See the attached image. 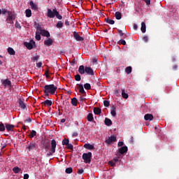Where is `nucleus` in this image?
<instances>
[{"label":"nucleus","instance_id":"obj_1","mask_svg":"<svg viewBox=\"0 0 179 179\" xmlns=\"http://www.w3.org/2000/svg\"><path fill=\"white\" fill-rule=\"evenodd\" d=\"M47 16L48 17H50V19H54L55 17H57L59 20L62 19V15H59V12L57 10V8H53L52 10L51 8H48Z\"/></svg>","mask_w":179,"mask_h":179},{"label":"nucleus","instance_id":"obj_2","mask_svg":"<svg viewBox=\"0 0 179 179\" xmlns=\"http://www.w3.org/2000/svg\"><path fill=\"white\" fill-rule=\"evenodd\" d=\"M43 92L46 96H49V94H55V92H57V86L54 84L46 85L44 87Z\"/></svg>","mask_w":179,"mask_h":179},{"label":"nucleus","instance_id":"obj_3","mask_svg":"<svg viewBox=\"0 0 179 179\" xmlns=\"http://www.w3.org/2000/svg\"><path fill=\"white\" fill-rule=\"evenodd\" d=\"M83 159L85 163H90L92 162V152L84 153L83 155Z\"/></svg>","mask_w":179,"mask_h":179},{"label":"nucleus","instance_id":"obj_4","mask_svg":"<svg viewBox=\"0 0 179 179\" xmlns=\"http://www.w3.org/2000/svg\"><path fill=\"white\" fill-rule=\"evenodd\" d=\"M24 45L28 50H31L34 47H36V42L33 40L30 41L29 43L25 42Z\"/></svg>","mask_w":179,"mask_h":179},{"label":"nucleus","instance_id":"obj_5","mask_svg":"<svg viewBox=\"0 0 179 179\" xmlns=\"http://www.w3.org/2000/svg\"><path fill=\"white\" fill-rule=\"evenodd\" d=\"M55 148H57V141H55V140H52L50 152V155H52V153H55Z\"/></svg>","mask_w":179,"mask_h":179},{"label":"nucleus","instance_id":"obj_6","mask_svg":"<svg viewBox=\"0 0 179 179\" xmlns=\"http://www.w3.org/2000/svg\"><path fill=\"white\" fill-rule=\"evenodd\" d=\"M117 141V137L115 136H110L107 140H106V143L108 145H111L113 142H115Z\"/></svg>","mask_w":179,"mask_h":179},{"label":"nucleus","instance_id":"obj_7","mask_svg":"<svg viewBox=\"0 0 179 179\" xmlns=\"http://www.w3.org/2000/svg\"><path fill=\"white\" fill-rule=\"evenodd\" d=\"M13 14L11 12H8V17L6 19L7 23H13Z\"/></svg>","mask_w":179,"mask_h":179},{"label":"nucleus","instance_id":"obj_8","mask_svg":"<svg viewBox=\"0 0 179 179\" xmlns=\"http://www.w3.org/2000/svg\"><path fill=\"white\" fill-rule=\"evenodd\" d=\"M1 83L6 87H9V86L11 85L10 80H9V79L2 80Z\"/></svg>","mask_w":179,"mask_h":179},{"label":"nucleus","instance_id":"obj_9","mask_svg":"<svg viewBox=\"0 0 179 179\" xmlns=\"http://www.w3.org/2000/svg\"><path fill=\"white\" fill-rule=\"evenodd\" d=\"M85 73L87 75H94V71H93V69L91 67H85Z\"/></svg>","mask_w":179,"mask_h":179},{"label":"nucleus","instance_id":"obj_10","mask_svg":"<svg viewBox=\"0 0 179 179\" xmlns=\"http://www.w3.org/2000/svg\"><path fill=\"white\" fill-rule=\"evenodd\" d=\"M78 89L79 90V92L81 93V94H84L85 96L86 92L85 91V88H83V85L79 84Z\"/></svg>","mask_w":179,"mask_h":179},{"label":"nucleus","instance_id":"obj_11","mask_svg":"<svg viewBox=\"0 0 179 179\" xmlns=\"http://www.w3.org/2000/svg\"><path fill=\"white\" fill-rule=\"evenodd\" d=\"M52 43H54V41H52L50 38L44 41L45 45H47L48 47L52 45Z\"/></svg>","mask_w":179,"mask_h":179},{"label":"nucleus","instance_id":"obj_12","mask_svg":"<svg viewBox=\"0 0 179 179\" xmlns=\"http://www.w3.org/2000/svg\"><path fill=\"white\" fill-rule=\"evenodd\" d=\"M13 128H15V125L6 124V129L8 132H12L13 131Z\"/></svg>","mask_w":179,"mask_h":179},{"label":"nucleus","instance_id":"obj_13","mask_svg":"<svg viewBox=\"0 0 179 179\" xmlns=\"http://www.w3.org/2000/svg\"><path fill=\"white\" fill-rule=\"evenodd\" d=\"M119 152L121 155H124V153H127L128 152V147L123 146L120 148Z\"/></svg>","mask_w":179,"mask_h":179},{"label":"nucleus","instance_id":"obj_14","mask_svg":"<svg viewBox=\"0 0 179 179\" xmlns=\"http://www.w3.org/2000/svg\"><path fill=\"white\" fill-rule=\"evenodd\" d=\"M29 5L32 10H38V7L37 6V5H36V3H34V2L30 1Z\"/></svg>","mask_w":179,"mask_h":179},{"label":"nucleus","instance_id":"obj_15","mask_svg":"<svg viewBox=\"0 0 179 179\" xmlns=\"http://www.w3.org/2000/svg\"><path fill=\"white\" fill-rule=\"evenodd\" d=\"M144 119L145 120V121H152L153 120V115L146 114L144 116Z\"/></svg>","mask_w":179,"mask_h":179},{"label":"nucleus","instance_id":"obj_16","mask_svg":"<svg viewBox=\"0 0 179 179\" xmlns=\"http://www.w3.org/2000/svg\"><path fill=\"white\" fill-rule=\"evenodd\" d=\"M27 149L29 150H33L36 149V143L34 142L30 143L27 146Z\"/></svg>","mask_w":179,"mask_h":179},{"label":"nucleus","instance_id":"obj_17","mask_svg":"<svg viewBox=\"0 0 179 179\" xmlns=\"http://www.w3.org/2000/svg\"><path fill=\"white\" fill-rule=\"evenodd\" d=\"M84 148L85 149H87L88 150H93L94 149V145L89 143H86L84 145Z\"/></svg>","mask_w":179,"mask_h":179},{"label":"nucleus","instance_id":"obj_18","mask_svg":"<svg viewBox=\"0 0 179 179\" xmlns=\"http://www.w3.org/2000/svg\"><path fill=\"white\" fill-rule=\"evenodd\" d=\"M41 36H43V37H50V32H48V31L45 30H41L40 31Z\"/></svg>","mask_w":179,"mask_h":179},{"label":"nucleus","instance_id":"obj_19","mask_svg":"<svg viewBox=\"0 0 179 179\" xmlns=\"http://www.w3.org/2000/svg\"><path fill=\"white\" fill-rule=\"evenodd\" d=\"M78 72L79 73H80V75H85V68L84 66H80L79 69H78Z\"/></svg>","mask_w":179,"mask_h":179},{"label":"nucleus","instance_id":"obj_20","mask_svg":"<svg viewBox=\"0 0 179 179\" xmlns=\"http://www.w3.org/2000/svg\"><path fill=\"white\" fill-rule=\"evenodd\" d=\"M110 114L112 117H115V115H117V110L115 108V106H112Z\"/></svg>","mask_w":179,"mask_h":179},{"label":"nucleus","instance_id":"obj_21","mask_svg":"<svg viewBox=\"0 0 179 179\" xmlns=\"http://www.w3.org/2000/svg\"><path fill=\"white\" fill-rule=\"evenodd\" d=\"M43 104L47 107H51L52 106V101L47 99L43 102Z\"/></svg>","mask_w":179,"mask_h":179},{"label":"nucleus","instance_id":"obj_22","mask_svg":"<svg viewBox=\"0 0 179 179\" xmlns=\"http://www.w3.org/2000/svg\"><path fill=\"white\" fill-rule=\"evenodd\" d=\"M87 120L90 122H92V121H93V120H94V117H93V113H89L87 116Z\"/></svg>","mask_w":179,"mask_h":179},{"label":"nucleus","instance_id":"obj_23","mask_svg":"<svg viewBox=\"0 0 179 179\" xmlns=\"http://www.w3.org/2000/svg\"><path fill=\"white\" fill-rule=\"evenodd\" d=\"M94 113L96 115L101 114V109L100 108H94Z\"/></svg>","mask_w":179,"mask_h":179},{"label":"nucleus","instance_id":"obj_24","mask_svg":"<svg viewBox=\"0 0 179 179\" xmlns=\"http://www.w3.org/2000/svg\"><path fill=\"white\" fill-rule=\"evenodd\" d=\"M19 106L20 108H22V110H24V108H26V104H24V102H23L22 99L19 100Z\"/></svg>","mask_w":179,"mask_h":179},{"label":"nucleus","instance_id":"obj_25","mask_svg":"<svg viewBox=\"0 0 179 179\" xmlns=\"http://www.w3.org/2000/svg\"><path fill=\"white\" fill-rule=\"evenodd\" d=\"M74 38L77 41H82L83 40V38H82L80 36H79L78 34L74 33L73 34Z\"/></svg>","mask_w":179,"mask_h":179},{"label":"nucleus","instance_id":"obj_26","mask_svg":"<svg viewBox=\"0 0 179 179\" xmlns=\"http://www.w3.org/2000/svg\"><path fill=\"white\" fill-rule=\"evenodd\" d=\"M141 30L142 33H146V24L145 22L141 23Z\"/></svg>","mask_w":179,"mask_h":179},{"label":"nucleus","instance_id":"obj_27","mask_svg":"<svg viewBox=\"0 0 179 179\" xmlns=\"http://www.w3.org/2000/svg\"><path fill=\"white\" fill-rule=\"evenodd\" d=\"M105 124L107 125V127H110V125L113 124V122L111 121V120H110L108 118H106L105 119Z\"/></svg>","mask_w":179,"mask_h":179},{"label":"nucleus","instance_id":"obj_28","mask_svg":"<svg viewBox=\"0 0 179 179\" xmlns=\"http://www.w3.org/2000/svg\"><path fill=\"white\" fill-rule=\"evenodd\" d=\"M115 16L117 20H121V18L122 17V15L118 11L115 13Z\"/></svg>","mask_w":179,"mask_h":179},{"label":"nucleus","instance_id":"obj_29","mask_svg":"<svg viewBox=\"0 0 179 179\" xmlns=\"http://www.w3.org/2000/svg\"><path fill=\"white\" fill-rule=\"evenodd\" d=\"M41 33L40 31H37L36 32V40H37L38 41H40V40H41Z\"/></svg>","mask_w":179,"mask_h":179},{"label":"nucleus","instance_id":"obj_30","mask_svg":"<svg viewBox=\"0 0 179 179\" xmlns=\"http://www.w3.org/2000/svg\"><path fill=\"white\" fill-rule=\"evenodd\" d=\"M26 16L27 17H31V10L30 9H27L25 10Z\"/></svg>","mask_w":179,"mask_h":179},{"label":"nucleus","instance_id":"obj_31","mask_svg":"<svg viewBox=\"0 0 179 179\" xmlns=\"http://www.w3.org/2000/svg\"><path fill=\"white\" fill-rule=\"evenodd\" d=\"M8 52L10 54V55H15V50H13L12 48H8Z\"/></svg>","mask_w":179,"mask_h":179},{"label":"nucleus","instance_id":"obj_32","mask_svg":"<svg viewBox=\"0 0 179 179\" xmlns=\"http://www.w3.org/2000/svg\"><path fill=\"white\" fill-rule=\"evenodd\" d=\"M71 104L76 107L78 106V99H76V98H73L71 99Z\"/></svg>","mask_w":179,"mask_h":179},{"label":"nucleus","instance_id":"obj_33","mask_svg":"<svg viewBox=\"0 0 179 179\" xmlns=\"http://www.w3.org/2000/svg\"><path fill=\"white\" fill-rule=\"evenodd\" d=\"M122 96L123 99H128V94L125 92V90H122Z\"/></svg>","mask_w":179,"mask_h":179},{"label":"nucleus","instance_id":"obj_34","mask_svg":"<svg viewBox=\"0 0 179 179\" xmlns=\"http://www.w3.org/2000/svg\"><path fill=\"white\" fill-rule=\"evenodd\" d=\"M125 72H126V73H127V75H129V73H131V72H132V67H131V66L127 67L125 69Z\"/></svg>","mask_w":179,"mask_h":179},{"label":"nucleus","instance_id":"obj_35","mask_svg":"<svg viewBox=\"0 0 179 179\" xmlns=\"http://www.w3.org/2000/svg\"><path fill=\"white\" fill-rule=\"evenodd\" d=\"M84 87L85 90H90V89H92V86L90 85V83H85L84 85Z\"/></svg>","mask_w":179,"mask_h":179},{"label":"nucleus","instance_id":"obj_36","mask_svg":"<svg viewBox=\"0 0 179 179\" xmlns=\"http://www.w3.org/2000/svg\"><path fill=\"white\" fill-rule=\"evenodd\" d=\"M36 135H37V132H36V131L32 130L31 131V134L29 135L30 138H34V136H36Z\"/></svg>","mask_w":179,"mask_h":179},{"label":"nucleus","instance_id":"obj_37","mask_svg":"<svg viewBox=\"0 0 179 179\" xmlns=\"http://www.w3.org/2000/svg\"><path fill=\"white\" fill-rule=\"evenodd\" d=\"M13 171H14V173L17 174V173H20V168L15 167V168L13 169Z\"/></svg>","mask_w":179,"mask_h":179},{"label":"nucleus","instance_id":"obj_38","mask_svg":"<svg viewBox=\"0 0 179 179\" xmlns=\"http://www.w3.org/2000/svg\"><path fill=\"white\" fill-rule=\"evenodd\" d=\"M62 26H64V24L62 23V22L59 21V22H57V27L58 29H61V28H62Z\"/></svg>","mask_w":179,"mask_h":179},{"label":"nucleus","instance_id":"obj_39","mask_svg":"<svg viewBox=\"0 0 179 179\" xmlns=\"http://www.w3.org/2000/svg\"><path fill=\"white\" fill-rule=\"evenodd\" d=\"M3 131H5V125L3 124V123H1L0 124V131L3 132Z\"/></svg>","mask_w":179,"mask_h":179},{"label":"nucleus","instance_id":"obj_40","mask_svg":"<svg viewBox=\"0 0 179 179\" xmlns=\"http://www.w3.org/2000/svg\"><path fill=\"white\" fill-rule=\"evenodd\" d=\"M69 143V140H68V139H64L62 141V145H64L66 146Z\"/></svg>","mask_w":179,"mask_h":179},{"label":"nucleus","instance_id":"obj_41","mask_svg":"<svg viewBox=\"0 0 179 179\" xmlns=\"http://www.w3.org/2000/svg\"><path fill=\"white\" fill-rule=\"evenodd\" d=\"M75 79H76V80L77 82H80V79H81L80 75L76 74V75L75 76Z\"/></svg>","mask_w":179,"mask_h":179},{"label":"nucleus","instance_id":"obj_42","mask_svg":"<svg viewBox=\"0 0 179 179\" xmlns=\"http://www.w3.org/2000/svg\"><path fill=\"white\" fill-rule=\"evenodd\" d=\"M72 171H73V170L72 169V168H67L66 169V174H71V173H72Z\"/></svg>","mask_w":179,"mask_h":179},{"label":"nucleus","instance_id":"obj_43","mask_svg":"<svg viewBox=\"0 0 179 179\" xmlns=\"http://www.w3.org/2000/svg\"><path fill=\"white\" fill-rule=\"evenodd\" d=\"M39 58H40V56L36 55V56L32 57V61H34V62H36V61H38Z\"/></svg>","mask_w":179,"mask_h":179},{"label":"nucleus","instance_id":"obj_44","mask_svg":"<svg viewBox=\"0 0 179 179\" xmlns=\"http://www.w3.org/2000/svg\"><path fill=\"white\" fill-rule=\"evenodd\" d=\"M106 22H108L109 24H114L115 22L113 20L106 19Z\"/></svg>","mask_w":179,"mask_h":179},{"label":"nucleus","instance_id":"obj_45","mask_svg":"<svg viewBox=\"0 0 179 179\" xmlns=\"http://www.w3.org/2000/svg\"><path fill=\"white\" fill-rule=\"evenodd\" d=\"M118 43L119 44H122V45H125L127 44V42L123 39L120 40Z\"/></svg>","mask_w":179,"mask_h":179},{"label":"nucleus","instance_id":"obj_46","mask_svg":"<svg viewBox=\"0 0 179 179\" xmlns=\"http://www.w3.org/2000/svg\"><path fill=\"white\" fill-rule=\"evenodd\" d=\"M103 106H104L105 107H109V106H110V102H109L108 101H103Z\"/></svg>","mask_w":179,"mask_h":179},{"label":"nucleus","instance_id":"obj_47","mask_svg":"<svg viewBox=\"0 0 179 179\" xmlns=\"http://www.w3.org/2000/svg\"><path fill=\"white\" fill-rule=\"evenodd\" d=\"M15 27L17 29H22V27L20 26V24L18 22H15Z\"/></svg>","mask_w":179,"mask_h":179},{"label":"nucleus","instance_id":"obj_48","mask_svg":"<svg viewBox=\"0 0 179 179\" xmlns=\"http://www.w3.org/2000/svg\"><path fill=\"white\" fill-rule=\"evenodd\" d=\"M66 146H67V148L70 149L71 150L73 149V145L72 144L69 143Z\"/></svg>","mask_w":179,"mask_h":179},{"label":"nucleus","instance_id":"obj_49","mask_svg":"<svg viewBox=\"0 0 179 179\" xmlns=\"http://www.w3.org/2000/svg\"><path fill=\"white\" fill-rule=\"evenodd\" d=\"M36 66L38 68H41V66H43V63L41 62H39L36 64Z\"/></svg>","mask_w":179,"mask_h":179},{"label":"nucleus","instance_id":"obj_50","mask_svg":"<svg viewBox=\"0 0 179 179\" xmlns=\"http://www.w3.org/2000/svg\"><path fill=\"white\" fill-rule=\"evenodd\" d=\"M108 164L114 167L115 166V163L113 161H109Z\"/></svg>","mask_w":179,"mask_h":179},{"label":"nucleus","instance_id":"obj_51","mask_svg":"<svg viewBox=\"0 0 179 179\" xmlns=\"http://www.w3.org/2000/svg\"><path fill=\"white\" fill-rule=\"evenodd\" d=\"M118 33H119L120 37H122V36H124V33H122V30L118 29Z\"/></svg>","mask_w":179,"mask_h":179},{"label":"nucleus","instance_id":"obj_52","mask_svg":"<svg viewBox=\"0 0 179 179\" xmlns=\"http://www.w3.org/2000/svg\"><path fill=\"white\" fill-rule=\"evenodd\" d=\"M143 41H145V43H148L149 38H148V36H144L143 38Z\"/></svg>","mask_w":179,"mask_h":179},{"label":"nucleus","instance_id":"obj_53","mask_svg":"<svg viewBox=\"0 0 179 179\" xmlns=\"http://www.w3.org/2000/svg\"><path fill=\"white\" fill-rule=\"evenodd\" d=\"M8 10H6V9L3 8L1 10V13L2 15H6L7 13Z\"/></svg>","mask_w":179,"mask_h":179},{"label":"nucleus","instance_id":"obj_54","mask_svg":"<svg viewBox=\"0 0 179 179\" xmlns=\"http://www.w3.org/2000/svg\"><path fill=\"white\" fill-rule=\"evenodd\" d=\"M124 145V142L122 141H119V143H117V146L121 147L123 146Z\"/></svg>","mask_w":179,"mask_h":179},{"label":"nucleus","instance_id":"obj_55","mask_svg":"<svg viewBox=\"0 0 179 179\" xmlns=\"http://www.w3.org/2000/svg\"><path fill=\"white\" fill-rule=\"evenodd\" d=\"M78 174H83V169H78Z\"/></svg>","mask_w":179,"mask_h":179},{"label":"nucleus","instance_id":"obj_56","mask_svg":"<svg viewBox=\"0 0 179 179\" xmlns=\"http://www.w3.org/2000/svg\"><path fill=\"white\" fill-rule=\"evenodd\" d=\"M24 179H29V174H27V173L24 174Z\"/></svg>","mask_w":179,"mask_h":179},{"label":"nucleus","instance_id":"obj_57","mask_svg":"<svg viewBox=\"0 0 179 179\" xmlns=\"http://www.w3.org/2000/svg\"><path fill=\"white\" fill-rule=\"evenodd\" d=\"M147 5H150V0H145L144 1Z\"/></svg>","mask_w":179,"mask_h":179},{"label":"nucleus","instance_id":"obj_58","mask_svg":"<svg viewBox=\"0 0 179 179\" xmlns=\"http://www.w3.org/2000/svg\"><path fill=\"white\" fill-rule=\"evenodd\" d=\"M72 136H73V138H76V136H78V133H76V132L73 133Z\"/></svg>","mask_w":179,"mask_h":179},{"label":"nucleus","instance_id":"obj_59","mask_svg":"<svg viewBox=\"0 0 179 179\" xmlns=\"http://www.w3.org/2000/svg\"><path fill=\"white\" fill-rule=\"evenodd\" d=\"M137 29H138V25L136 24H134V30H136Z\"/></svg>","mask_w":179,"mask_h":179},{"label":"nucleus","instance_id":"obj_60","mask_svg":"<svg viewBox=\"0 0 179 179\" xmlns=\"http://www.w3.org/2000/svg\"><path fill=\"white\" fill-rule=\"evenodd\" d=\"M113 162H114L115 163H117V162H118V158H114V159H113Z\"/></svg>","mask_w":179,"mask_h":179},{"label":"nucleus","instance_id":"obj_61","mask_svg":"<svg viewBox=\"0 0 179 179\" xmlns=\"http://www.w3.org/2000/svg\"><path fill=\"white\" fill-rule=\"evenodd\" d=\"M45 75L46 78H50V76H48V71H45Z\"/></svg>","mask_w":179,"mask_h":179},{"label":"nucleus","instance_id":"obj_62","mask_svg":"<svg viewBox=\"0 0 179 179\" xmlns=\"http://www.w3.org/2000/svg\"><path fill=\"white\" fill-rule=\"evenodd\" d=\"M38 30H39L40 32L41 31V30H43L41 29V26L38 25Z\"/></svg>","mask_w":179,"mask_h":179},{"label":"nucleus","instance_id":"obj_63","mask_svg":"<svg viewBox=\"0 0 179 179\" xmlns=\"http://www.w3.org/2000/svg\"><path fill=\"white\" fill-rule=\"evenodd\" d=\"M65 24H66V26H69V22L68 20H66L65 22Z\"/></svg>","mask_w":179,"mask_h":179},{"label":"nucleus","instance_id":"obj_64","mask_svg":"<svg viewBox=\"0 0 179 179\" xmlns=\"http://www.w3.org/2000/svg\"><path fill=\"white\" fill-rule=\"evenodd\" d=\"M84 100H85V98H83V96L80 97V101H83Z\"/></svg>","mask_w":179,"mask_h":179}]
</instances>
